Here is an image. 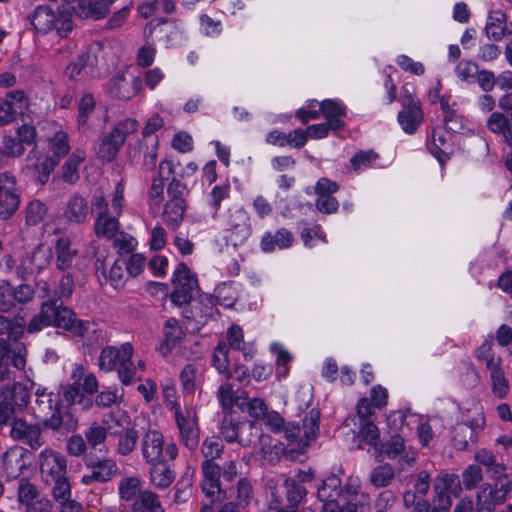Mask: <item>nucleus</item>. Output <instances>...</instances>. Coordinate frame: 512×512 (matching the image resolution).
<instances>
[{
    "label": "nucleus",
    "mask_w": 512,
    "mask_h": 512,
    "mask_svg": "<svg viewBox=\"0 0 512 512\" xmlns=\"http://www.w3.org/2000/svg\"><path fill=\"white\" fill-rule=\"evenodd\" d=\"M49 326L69 331L74 336H83L90 329V322L78 320L75 313L67 307L56 306L49 300L42 304L40 312L28 324L29 332H37Z\"/></svg>",
    "instance_id": "1"
},
{
    "label": "nucleus",
    "mask_w": 512,
    "mask_h": 512,
    "mask_svg": "<svg viewBox=\"0 0 512 512\" xmlns=\"http://www.w3.org/2000/svg\"><path fill=\"white\" fill-rule=\"evenodd\" d=\"M36 416L42 419L43 425L55 431H73L78 425L77 419L69 411L61 412L56 395L48 392L46 388H37L35 391Z\"/></svg>",
    "instance_id": "2"
},
{
    "label": "nucleus",
    "mask_w": 512,
    "mask_h": 512,
    "mask_svg": "<svg viewBox=\"0 0 512 512\" xmlns=\"http://www.w3.org/2000/svg\"><path fill=\"white\" fill-rule=\"evenodd\" d=\"M70 379L72 383L60 388L63 399L69 405H80L82 410L91 408L93 404L91 397L81 393L80 388L89 395L94 394L98 389V381L95 375L88 372L82 364L75 363L72 365Z\"/></svg>",
    "instance_id": "3"
},
{
    "label": "nucleus",
    "mask_w": 512,
    "mask_h": 512,
    "mask_svg": "<svg viewBox=\"0 0 512 512\" xmlns=\"http://www.w3.org/2000/svg\"><path fill=\"white\" fill-rule=\"evenodd\" d=\"M140 451L146 464L172 462L178 455L177 445L167 440L156 428H149L143 433L140 439Z\"/></svg>",
    "instance_id": "4"
},
{
    "label": "nucleus",
    "mask_w": 512,
    "mask_h": 512,
    "mask_svg": "<svg viewBox=\"0 0 512 512\" xmlns=\"http://www.w3.org/2000/svg\"><path fill=\"white\" fill-rule=\"evenodd\" d=\"M30 392L21 383L3 386L0 391V426L9 425L29 403Z\"/></svg>",
    "instance_id": "5"
},
{
    "label": "nucleus",
    "mask_w": 512,
    "mask_h": 512,
    "mask_svg": "<svg viewBox=\"0 0 512 512\" xmlns=\"http://www.w3.org/2000/svg\"><path fill=\"white\" fill-rule=\"evenodd\" d=\"M320 412L311 409L303 419V425L300 427L298 423L289 422L284 426V435L289 445L295 447L296 450L302 451L311 441L315 440L319 430Z\"/></svg>",
    "instance_id": "6"
},
{
    "label": "nucleus",
    "mask_w": 512,
    "mask_h": 512,
    "mask_svg": "<svg viewBox=\"0 0 512 512\" xmlns=\"http://www.w3.org/2000/svg\"><path fill=\"white\" fill-rule=\"evenodd\" d=\"M28 20L33 28L41 34L55 30L58 36L65 37L72 29V23L67 17L56 15L48 6H38L28 16Z\"/></svg>",
    "instance_id": "7"
},
{
    "label": "nucleus",
    "mask_w": 512,
    "mask_h": 512,
    "mask_svg": "<svg viewBox=\"0 0 512 512\" xmlns=\"http://www.w3.org/2000/svg\"><path fill=\"white\" fill-rule=\"evenodd\" d=\"M171 300L177 306L189 303L198 293V281L184 263H180L173 273Z\"/></svg>",
    "instance_id": "8"
},
{
    "label": "nucleus",
    "mask_w": 512,
    "mask_h": 512,
    "mask_svg": "<svg viewBox=\"0 0 512 512\" xmlns=\"http://www.w3.org/2000/svg\"><path fill=\"white\" fill-rule=\"evenodd\" d=\"M223 224L235 246L244 243L251 235L250 218L242 207L229 208L224 214Z\"/></svg>",
    "instance_id": "9"
},
{
    "label": "nucleus",
    "mask_w": 512,
    "mask_h": 512,
    "mask_svg": "<svg viewBox=\"0 0 512 512\" xmlns=\"http://www.w3.org/2000/svg\"><path fill=\"white\" fill-rule=\"evenodd\" d=\"M174 418L181 443L189 450H195L200 439L196 410L191 406H187L184 408V411L174 415Z\"/></svg>",
    "instance_id": "10"
},
{
    "label": "nucleus",
    "mask_w": 512,
    "mask_h": 512,
    "mask_svg": "<svg viewBox=\"0 0 512 512\" xmlns=\"http://www.w3.org/2000/svg\"><path fill=\"white\" fill-rule=\"evenodd\" d=\"M267 488L275 504L281 503L284 493H286L288 502L293 505L300 503L306 495V489L303 486L283 475L269 479Z\"/></svg>",
    "instance_id": "11"
},
{
    "label": "nucleus",
    "mask_w": 512,
    "mask_h": 512,
    "mask_svg": "<svg viewBox=\"0 0 512 512\" xmlns=\"http://www.w3.org/2000/svg\"><path fill=\"white\" fill-rule=\"evenodd\" d=\"M20 196L15 177L7 172L0 174V219H10L18 210Z\"/></svg>",
    "instance_id": "12"
},
{
    "label": "nucleus",
    "mask_w": 512,
    "mask_h": 512,
    "mask_svg": "<svg viewBox=\"0 0 512 512\" xmlns=\"http://www.w3.org/2000/svg\"><path fill=\"white\" fill-rule=\"evenodd\" d=\"M26 348L21 343L9 344L0 339V379L10 380L9 365L22 370L26 364Z\"/></svg>",
    "instance_id": "13"
},
{
    "label": "nucleus",
    "mask_w": 512,
    "mask_h": 512,
    "mask_svg": "<svg viewBox=\"0 0 512 512\" xmlns=\"http://www.w3.org/2000/svg\"><path fill=\"white\" fill-rule=\"evenodd\" d=\"M38 464L42 478L50 482L67 474V461L64 455L51 448H45L39 453Z\"/></svg>",
    "instance_id": "14"
},
{
    "label": "nucleus",
    "mask_w": 512,
    "mask_h": 512,
    "mask_svg": "<svg viewBox=\"0 0 512 512\" xmlns=\"http://www.w3.org/2000/svg\"><path fill=\"white\" fill-rule=\"evenodd\" d=\"M338 189L339 185L328 178H321L317 181L315 193L317 195L316 208L318 211L325 214H332L338 210L339 202L333 196Z\"/></svg>",
    "instance_id": "15"
},
{
    "label": "nucleus",
    "mask_w": 512,
    "mask_h": 512,
    "mask_svg": "<svg viewBox=\"0 0 512 512\" xmlns=\"http://www.w3.org/2000/svg\"><path fill=\"white\" fill-rule=\"evenodd\" d=\"M3 470L8 478L19 477L31 462V454L23 447L7 450L2 458Z\"/></svg>",
    "instance_id": "16"
},
{
    "label": "nucleus",
    "mask_w": 512,
    "mask_h": 512,
    "mask_svg": "<svg viewBox=\"0 0 512 512\" xmlns=\"http://www.w3.org/2000/svg\"><path fill=\"white\" fill-rule=\"evenodd\" d=\"M181 184L179 181L172 180L168 186V193L173 195L172 198L165 204L163 217L164 221L167 225L171 226L172 229H175L179 223L182 221L185 205L184 200L176 196V193H180Z\"/></svg>",
    "instance_id": "17"
},
{
    "label": "nucleus",
    "mask_w": 512,
    "mask_h": 512,
    "mask_svg": "<svg viewBox=\"0 0 512 512\" xmlns=\"http://www.w3.org/2000/svg\"><path fill=\"white\" fill-rule=\"evenodd\" d=\"M454 128L447 125V128L437 127L433 130L427 147L430 153L440 162L444 163L451 153V133Z\"/></svg>",
    "instance_id": "18"
},
{
    "label": "nucleus",
    "mask_w": 512,
    "mask_h": 512,
    "mask_svg": "<svg viewBox=\"0 0 512 512\" xmlns=\"http://www.w3.org/2000/svg\"><path fill=\"white\" fill-rule=\"evenodd\" d=\"M51 261V253L43 247H36L31 253L22 257L18 273L25 278L45 269Z\"/></svg>",
    "instance_id": "19"
},
{
    "label": "nucleus",
    "mask_w": 512,
    "mask_h": 512,
    "mask_svg": "<svg viewBox=\"0 0 512 512\" xmlns=\"http://www.w3.org/2000/svg\"><path fill=\"white\" fill-rule=\"evenodd\" d=\"M133 351L132 345L128 342L122 344L119 348L114 346L105 347L99 356V368L104 371L118 369L121 361L132 358Z\"/></svg>",
    "instance_id": "20"
},
{
    "label": "nucleus",
    "mask_w": 512,
    "mask_h": 512,
    "mask_svg": "<svg viewBox=\"0 0 512 512\" xmlns=\"http://www.w3.org/2000/svg\"><path fill=\"white\" fill-rule=\"evenodd\" d=\"M423 121V113L420 108L419 100L411 98L405 100L403 109L398 114V122L402 129L413 134Z\"/></svg>",
    "instance_id": "21"
},
{
    "label": "nucleus",
    "mask_w": 512,
    "mask_h": 512,
    "mask_svg": "<svg viewBox=\"0 0 512 512\" xmlns=\"http://www.w3.org/2000/svg\"><path fill=\"white\" fill-rule=\"evenodd\" d=\"M9 426H11L10 435L13 439L24 440L33 449L43 445L41 430L38 426L30 425L20 418H16Z\"/></svg>",
    "instance_id": "22"
},
{
    "label": "nucleus",
    "mask_w": 512,
    "mask_h": 512,
    "mask_svg": "<svg viewBox=\"0 0 512 512\" xmlns=\"http://www.w3.org/2000/svg\"><path fill=\"white\" fill-rule=\"evenodd\" d=\"M56 267L61 271L72 269L79 259V251L73 246L71 239L61 236L55 243Z\"/></svg>",
    "instance_id": "23"
},
{
    "label": "nucleus",
    "mask_w": 512,
    "mask_h": 512,
    "mask_svg": "<svg viewBox=\"0 0 512 512\" xmlns=\"http://www.w3.org/2000/svg\"><path fill=\"white\" fill-rule=\"evenodd\" d=\"M459 488L458 478L454 475H444L437 477L434 484L436 492V498L434 499V505H437L442 510L450 509L452 505L451 497L448 492H455V489Z\"/></svg>",
    "instance_id": "24"
},
{
    "label": "nucleus",
    "mask_w": 512,
    "mask_h": 512,
    "mask_svg": "<svg viewBox=\"0 0 512 512\" xmlns=\"http://www.w3.org/2000/svg\"><path fill=\"white\" fill-rule=\"evenodd\" d=\"M360 479L358 477H349L345 486L340 491V496L347 503H356L357 512H367L370 497L366 493H359Z\"/></svg>",
    "instance_id": "25"
},
{
    "label": "nucleus",
    "mask_w": 512,
    "mask_h": 512,
    "mask_svg": "<svg viewBox=\"0 0 512 512\" xmlns=\"http://www.w3.org/2000/svg\"><path fill=\"white\" fill-rule=\"evenodd\" d=\"M485 32L489 39L499 41L506 34L512 35V22L507 23V17L501 10L491 11L487 18Z\"/></svg>",
    "instance_id": "26"
},
{
    "label": "nucleus",
    "mask_w": 512,
    "mask_h": 512,
    "mask_svg": "<svg viewBox=\"0 0 512 512\" xmlns=\"http://www.w3.org/2000/svg\"><path fill=\"white\" fill-rule=\"evenodd\" d=\"M123 144V138L117 132L115 134L110 132L101 137L96 143V156L102 161L111 162Z\"/></svg>",
    "instance_id": "27"
},
{
    "label": "nucleus",
    "mask_w": 512,
    "mask_h": 512,
    "mask_svg": "<svg viewBox=\"0 0 512 512\" xmlns=\"http://www.w3.org/2000/svg\"><path fill=\"white\" fill-rule=\"evenodd\" d=\"M204 367L200 363H189L180 372V383L184 393L192 394L203 383Z\"/></svg>",
    "instance_id": "28"
},
{
    "label": "nucleus",
    "mask_w": 512,
    "mask_h": 512,
    "mask_svg": "<svg viewBox=\"0 0 512 512\" xmlns=\"http://www.w3.org/2000/svg\"><path fill=\"white\" fill-rule=\"evenodd\" d=\"M240 428L241 423L233 416L232 412H226L220 427L223 438L229 443L238 442L244 447L250 446L253 443L252 439L240 435Z\"/></svg>",
    "instance_id": "29"
},
{
    "label": "nucleus",
    "mask_w": 512,
    "mask_h": 512,
    "mask_svg": "<svg viewBox=\"0 0 512 512\" xmlns=\"http://www.w3.org/2000/svg\"><path fill=\"white\" fill-rule=\"evenodd\" d=\"M70 10L82 18L100 19L109 12V5L104 0H78Z\"/></svg>",
    "instance_id": "30"
},
{
    "label": "nucleus",
    "mask_w": 512,
    "mask_h": 512,
    "mask_svg": "<svg viewBox=\"0 0 512 512\" xmlns=\"http://www.w3.org/2000/svg\"><path fill=\"white\" fill-rule=\"evenodd\" d=\"M159 27L160 23L151 21L144 28L143 35L146 39V43L141 46L137 52V63L141 67H149L155 60L156 45L153 42H149V39Z\"/></svg>",
    "instance_id": "31"
},
{
    "label": "nucleus",
    "mask_w": 512,
    "mask_h": 512,
    "mask_svg": "<svg viewBox=\"0 0 512 512\" xmlns=\"http://www.w3.org/2000/svg\"><path fill=\"white\" fill-rule=\"evenodd\" d=\"M319 106L321 115L326 118L332 130H338L344 126L343 117L346 114V108L341 102L327 99L323 100Z\"/></svg>",
    "instance_id": "32"
},
{
    "label": "nucleus",
    "mask_w": 512,
    "mask_h": 512,
    "mask_svg": "<svg viewBox=\"0 0 512 512\" xmlns=\"http://www.w3.org/2000/svg\"><path fill=\"white\" fill-rule=\"evenodd\" d=\"M294 241L293 234L285 228L278 229L274 234L266 232L260 242L261 249L268 253L278 249L289 248Z\"/></svg>",
    "instance_id": "33"
},
{
    "label": "nucleus",
    "mask_w": 512,
    "mask_h": 512,
    "mask_svg": "<svg viewBox=\"0 0 512 512\" xmlns=\"http://www.w3.org/2000/svg\"><path fill=\"white\" fill-rule=\"evenodd\" d=\"M203 482L202 490L208 497H214L220 493V467L210 460H206L202 464Z\"/></svg>",
    "instance_id": "34"
},
{
    "label": "nucleus",
    "mask_w": 512,
    "mask_h": 512,
    "mask_svg": "<svg viewBox=\"0 0 512 512\" xmlns=\"http://www.w3.org/2000/svg\"><path fill=\"white\" fill-rule=\"evenodd\" d=\"M149 466L150 483L158 488H168L175 479V472L171 469L169 462L147 464Z\"/></svg>",
    "instance_id": "35"
},
{
    "label": "nucleus",
    "mask_w": 512,
    "mask_h": 512,
    "mask_svg": "<svg viewBox=\"0 0 512 512\" xmlns=\"http://www.w3.org/2000/svg\"><path fill=\"white\" fill-rule=\"evenodd\" d=\"M124 267L125 262L118 259L108 271L103 269L101 276H99L101 285H110L115 290L122 289L128 278Z\"/></svg>",
    "instance_id": "36"
},
{
    "label": "nucleus",
    "mask_w": 512,
    "mask_h": 512,
    "mask_svg": "<svg viewBox=\"0 0 512 512\" xmlns=\"http://www.w3.org/2000/svg\"><path fill=\"white\" fill-rule=\"evenodd\" d=\"M88 215V203L80 195L71 196L64 210V217L71 223H83Z\"/></svg>",
    "instance_id": "37"
},
{
    "label": "nucleus",
    "mask_w": 512,
    "mask_h": 512,
    "mask_svg": "<svg viewBox=\"0 0 512 512\" xmlns=\"http://www.w3.org/2000/svg\"><path fill=\"white\" fill-rule=\"evenodd\" d=\"M499 496L493 490L490 483H483L476 495V511L477 512H495L497 505L505 501H498Z\"/></svg>",
    "instance_id": "38"
},
{
    "label": "nucleus",
    "mask_w": 512,
    "mask_h": 512,
    "mask_svg": "<svg viewBox=\"0 0 512 512\" xmlns=\"http://www.w3.org/2000/svg\"><path fill=\"white\" fill-rule=\"evenodd\" d=\"M164 340L161 345V352L167 354L183 338L184 332L179 325L178 320L169 318L163 326Z\"/></svg>",
    "instance_id": "39"
},
{
    "label": "nucleus",
    "mask_w": 512,
    "mask_h": 512,
    "mask_svg": "<svg viewBox=\"0 0 512 512\" xmlns=\"http://www.w3.org/2000/svg\"><path fill=\"white\" fill-rule=\"evenodd\" d=\"M86 154L82 149H76L62 166L61 178L67 183H75L79 179V166L84 162Z\"/></svg>",
    "instance_id": "40"
},
{
    "label": "nucleus",
    "mask_w": 512,
    "mask_h": 512,
    "mask_svg": "<svg viewBox=\"0 0 512 512\" xmlns=\"http://www.w3.org/2000/svg\"><path fill=\"white\" fill-rule=\"evenodd\" d=\"M139 440L138 431L134 428H125L116 434V451L121 456L130 455L136 448Z\"/></svg>",
    "instance_id": "41"
},
{
    "label": "nucleus",
    "mask_w": 512,
    "mask_h": 512,
    "mask_svg": "<svg viewBox=\"0 0 512 512\" xmlns=\"http://www.w3.org/2000/svg\"><path fill=\"white\" fill-rule=\"evenodd\" d=\"M119 229L118 216L109 213L99 214L94 224L95 234L98 237L112 239Z\"/></svg>",
    "instance_id": "42"
},
{
    "label": "nucleus",
    "mask_w": 512,
    "mask_h": 512,
    "mask_svg": "<svg viewBox=\"0 0 512 512\" xmlns=\"http://www.w3.org/2000/svg\"><path fill=\"white\" fill-rule=\"evenodd\" d=\"M142 481L139 476L123 477L118 483V494L121 500L130 502L134 501L141 490Z\"/></svg>",
    "instance_id": "43"
},
{
    "label": "nucleus",
    "mask_w": 512,
    "mask_h": 512,
    "mask_svg": "<svg viewBox=\"0 0 512 512\" xmlns=\"http://www.w3.org/2000/svg\"><path fill=\"white\" fill-rule=\"evenodd\" d=\"M133 512H162L158 496L150 491L143 490L131 505Z\"/></svg>",
    "instance_id": "44"
},
{
    "label": "nucleus",
    "mask_w": 512,
    "mask_h": 512,
    "mask_svg": "<svg viewBox=\"0 0 512 512\" xmlns=\"http://www.w3.org/2000/svg\"><path fill=\"white\" fill-rule=\"evenodd\" d=\"M227 340L231 348L243 352L245 359H251L254 356L256 351L252 345L245 343L241 327L231 326L227 331Z\"/></svg>",
    "instance_id": "45"
},
{
    "label": "nucleus",
    "mask_w": 512,
    "mask_h": 512,
    "mask_svg": "<svg viewBox=\"0 0 512 512\" xmlns=\"http://www.w3.org/2000/svg\"><path fill=\"white\" fill-rule=\"evenodd\" d=\"M42 499H44V497L40 496L39 491L33 483L26 479L19 481L17 487V502L20 509Z\"/></svg>",
    "instance_id": "46"
},
{
    "label": "nucleus",
    "mask_w": 512,
    "mask_h": 512,
    "mask_svg": "<svg viewBox=\"0 0 512 512\" xmlns=\"http://www.w3.org/2000/svg\"><path fill=\"white\" fill-rule=\"evenodd\" d=\"M70 151L69 138L66 131L57 130L54 135L49 139V152L57 160H61Z\"/></svg>",
    "instance_id": "47"
},
{
    "label": "nucleus",
    "mask_w": 512,
    "mask_h": 512,
    "mask_svg": "<svg viewBox=\"0 0 512 512\" xmlns=\"http://www.w3.org/2000/svg\"><path fill=\"white\" fill-rule=\"evenodd\" d=\"M476 358L484 362L486 369L490 372L502 366V359L496 356L493 348L492 341L485 340L476 351Z\"/></svg>",
    "instance_id": "48"
},
{
    "label": "nucleus",
    "mask_w": 512,
    "mask_h": 512,
    "mask_svg": "<svg viewBox=\"0 0 512 512\" xmlns=\"http://www.w3.org/2000/svg\"><path fill=\"white\" fill-rule=\"evenodd\" d=\"M489 375L492 393L498 399H504L509 393L510 386L502 366L490 371Z\"/></svg>",
    "instance_id": "49"
},
{
    "label": "nucleus",
    "mask_w": 512,
    "mask_h": 512,
    "mask_svg": "<svg viewBox=\"0 0 512 512\" xmlns=\"http://www.w3.org/2000/svg\"><path fill=\"white\" fill-rule=\"evenodd\" d=\"M506 468L503 469L499 474L490 475V478L494 481L493 490L499 496L498 501H505L507 495L512 491V473H506Z\"/></svg>",
    "instance_id": "50"
},
{
    "label": "nucleus",
    "mask_w": 512,
    "mask_h": 512,
    "mask_svg": "<svg viewBox=\"0 0 512 512\" xmlns=\"http://www.w3.org/2000/svg\"><path fill=\"white\" fill-rule=\"evenodd\" d=\"M117 465L111 459H106L97 462L92 466V478L98 482L109 481L113 476L116 475Z\"/></svg>",
    "instance_id": "51"
},
{
    "label": "nucleus",
    "mask_w": 512,
    "mask_h": 512,
    "mask_svg": "<svg viewBox=\"0 0 512 512\" xmlns=\"http://www.w3.org/2000/svg\"><path fill=\"white\" fill-rule=\"evenodd\" d=\"M24 333V321L22 319L9 320L0 315V335H7L9 339L16 341Z\"/></svg>",
    "instance_id": "52"
},
{
    "label": "nucleus",
    "mask_w": 512,
    "mask_h": 512,
    "mask_svg": "<svg viewBox=\"0 0 512 512\" xmlns=\"http://www.w3.org/2000/svg\"><path fill=\"white\" fill-rule=\"evenodd\" d=\"M47 206L38 199L31 200L25 208V219L28 225H37L44 219Z\"/></svg>",
    "instance_id": "53"
},
{
    "label": "nucleus",
    "mask_w": 512,
    "mask_h": 512,
    "mask_svg": "<svg viewBox=\"0 0 512 512\" xmlns=\"http://www.w3.org/2000/svg\"><path fill=\"white\" fill-rule=\"evenodd\" d=\"M214 296L218 305L232 307L237 300V291L232 284L222 283L215 289Z\"/></svg>",
    "instance_id": "54"
},
{
    "label": "nucleus",
    "mask_w": 512,
    "mask_h": 512,
    "mask_svg": "<svg viewBox=\"0 0 512 512\" xmlns=\"http://www.w3.org/2000/svg\"><path fill=\"white\" fill-rule=\"evenodd\" d=\"M341 480L335 476H328L318 489V497L320 500L336 499L340 496Z\"/></svg>",
    "instance_id": "55"
},
{
    "label": "nucleus",
    "mask_w": 512,
    "mask_h": 512,
    "mask_svg": "<svg viewBox=\"0 0 512 512\" xmlns=\"http://www.w3.org/2000/svg\"><path fill=\"white\" fill-rule=\"evenodd\" d=\"M230 197V185L228 183H223L221 185H216L212 188L208 205L213 208L214 213L213 217L215 218L218 214V211L221 207V202Z\"/></svg>",
    "instance_id": "56"
},
{
    "label": "nucleus",
    "mask_w": 512,
    "mask_h": 512,
    "mask_svg": "<svg viewBox=\"0 0 512 512\" xmlns=\"http://www.w3.org/2000/svg\"><path fill=\"white\" fill-rule=\"evenodd\" d=\"M475 460L486 467L489 475H496L503 469V464L496 462L494 454L488 450L482 449L476 452Z\"/></svg>",
    "instance_id": "57"
},
{
    "label": "nucleus",
    "mask_w": 512,
    "mask_h": 512,
    "mask_svg": "<svg viewBox=\"0 0 512 512\" xmlns=\"http://www.w3.org/2000/svg\"><path fill=\"white\" fill-rule=\"evenodd\" d=\"M394 478V470L390 465H381L376 467L370 476V482L375 487L388 486Z\"/></svg>",
    "instance_id": "58"
},
{
    "label": "nucleus",
    "mask_w": 512,
    "mask_h": 512,
    "mask_svg": "<svg viewBox=\"0 0 512 512\" xmlns=\"http://www.w3.org/2000/svg\"><path fill=\"white\" fill-rule=\"evenodd\" d=\"M59 162L60 161L57 160V157H53L49 154L43 155L42 161L38 166L35 180L42 185L45 184L48 181L50 174L54 171Z\"/></svg>",
    "instance_id": "59"
},
{
    "label": "nucleus",
    "mask_w": 512,
    "mask_h": 512,
    "mask_svg": "<svg viewBox=\"0 0 512 512\" xmlns=\"http://www.w3.org/2000/svg\"><path fill=\"white\" fill-rule=\"evenodd\" d=\"M239 406L243 411H246L254 419H262V417L266 415L267 406L263 399H247L242 401Z\"/></svg>",
    "instance_id": "60"
},
{
    "label": "nucleus",
    "mask_w": 512,
    "mask_h": 512,
    "mask_svg": "<svg viewBox=\"0 0 512 512\" xmlns=\"http://www.w3.org/2000/svg\"><path fill=\"white\" fill-rule=\"evenodd\" d=\"M112 239H114L113 246L120 255L133 252L137 246V240L124 232L116 234Z\"/></svg>",
    "instance_id": "61"
},
{
    "label": "nucleus",
    "mask_w": 512,
    "mask_h": 512,
    "mask_svg": "<svg viewBox=\"0 0 512 512\" xmlns=\"http://www.w3.org/2000/svg\"><path fill=\"white\" fill-rule=\"evenodd\" d=\"M53 484L52 493L54 498L58 501H64L70 498L71 496V487L66 475L61 477L51 479L50 482Z\"/></svg>",
    "instance_id": "62"
},
{
    "label": "nucleus",
    "mask_w": 512,
    "mask_h": 512,
    "mask_svg": "<svg viewBox=\"0 0 512 512\" xmlns=\"http://www.w3.org/2000/svg\"><path fill=\"white\" fill-rule=\"evenodd\" d=\"M482 469L478 465H469L462 473V481L466 490H473L482 481Z\"/></svg>",
    "instance_id": "63"
},
{
    "label": "nucleus",
    "mask_w": 512,
    "mask_h": 512,
    "mask_svg": "<svg viewBox=\"0 0 512 512\" xmlns=\"http://www.w3.org/2000/svg\"><path fill=\"white\" fill-rule=\"evenodd\" d=\"M474 431L466 424H459L455 427L453 442L454 446L459 449L467 448L470 441H473Z\"/></svg>",
    "instance_id": "64"
}]
</instances>
